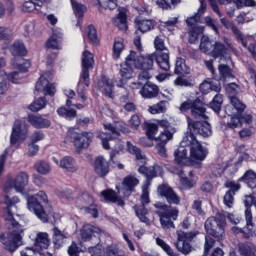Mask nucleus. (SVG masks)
<instances>
[{
    "label": "nucleus",
    "mask_w": 256,
    "mask_h": 256,
    "mask_svg": "<svg viewBox=\"0 0 256 256\" xmlns=\"http://www.w3.org/2000/svg\"><path fill=\"white\" fill-rule=\"evenodd\" d=\"M27 185H29V174L26 172H18L3 185V191L6 195V207L2 210V217L6 221V227L12 230V232L0 231V243L3 245L5 251H9V253H15L21 247V241H23V226L15 220L17 203L20 200L17 196L9 198V195L14 191L16 193H23Z\"/></svg>",
    "instance_id": "obj_1"
},
{
    "label": "nucleus",
    "mask_w": 256,
    "mask_h": 256,
    "mask_svg": "<svg viewBox=\"0 0 256 256\" xmlns=\"http://www.w3.org/2000/svg\"><path fill=\"white\" fill-rule=\"evenodd\" d=\"M190 109L191 116L194 119H200L201 121H195L193 118L188 117V131L189 133L182 140V145H188L190 149V161L191 165H199L207 159L209 150L205 148L200 142L197 141L195 135L201 137H211L212 130L211 124H209L207 115V108L201 99L187 100L180 105V111H187Z\"/></svg>",
    "instance_id": "obj_2"
},
{
    "label": "nucleus",
    "mask_w": 256,
    "mask_h": 256,
    "mask_svg": "<svg viewBox=\"0 0 256 256\" xmlns=\"http://www.w3.org/2000/svg\"><path fill=\"white\" fill-rule=\"evenodd\" d=\"M139 173L142 175H146L147 180L145 184L142 186V194H141V205H135L134 211L140 219L141 223H145V225H151V220L147 218L149 215V210L145 208V205H149L151 200L149 199V187H151V180L153 177H158L163 173V169L159 165H155L153 167L140 166L138 169Z\"/></svg>",
    "instance_id": "obj_3"
},
{
    "label": "nucleus",
    "mask_w": 256,
    "mask_h": 256,
    "mask_svg": "<svg viewBox=\"0 0 256 256\" xmlns=\"http://www.w3.org/2000/svg\"><path fill=\"white\" fill-rule=\"evenodd\" d=\"M82 72L80 74V80L78 82L77 93L82 101H85L87 98L85 97V92L83 89V83L86 87L91 85V80L89 79V70L93 69V65H95V60L93 53L88 50H84L82 53Z\"/></svg>",
    "instance_id": "obj_4"
},
{
    "label": "nucleus",
    "mask_w": 256,
    "mask_h": 256,
    "mask_svg": "<svg viewBox=\"0 0 256 256\" xmlns=\"http://www.w3.org/2000/svg\"><path fill=\"white\" fill-rule=\"evenodd\" d=\"M155 207L158 209L156 214L160 219L162 229H175V223L173 221H177L179 210L162 203L155 204Z\"/></svg>",
    "instance_id": "obj_5"
},
{
    "label": "nucleus",
    "mask_w": 256,
    "mask_h": 256,
    "mask_svg": "<svg viewBox=\"0 0 256 256\" xmlns=\"http://www.w3.org/2000/svg\"><path fill=\"white\" fill-rule=\"evenodd\" d=\"M41 203H47V194L44 191H39L36 195L29 196L27 199V207L29 211H32L42 223H47L49 218Z\"/></svg>",
    "instance_id": "obj_6"
},
{
    "label": "nucleus",
    "mask_w": 256,
    "mask_h": 256,
    "mask_svg": "<svg viewBox=\"0 0 256 256\" xmlns=\"http://www.w3.org/2000/svg\"><path fill=\"white\" fill-rule=\"evenodd\" d=\"M104 129L108 132L98 133L97 137L101 140L103 149L109 150L111 146L109 141L111 139H117L119 133H129V128L123 123H116L114 126L112 124H104Z\"/></svg>",
    "instance_id": "obj_7"
},
{
    "label": "nucleus",
    "mask_w": 256,
    "mask_h": 256,
    "mask_svg": "<svg viewBox=\"0 0 256 256\" xmlns=\"http://www.w3.org/2000/svg\"><path fill=\"white\" fill-rule=\"evenodd\" d=\"M227 222H225V215L222 213H217L215 217L208 218L205 222V229L208 235H212L216 239H221L223 233H225V227Z\"/></svg>",
    "instance_id": "obj_8"
},
{
    "label": "nucleus",
    "mask_w": 256,
    "mask_h": 256,
    "mask_svg": "<svg viewBox=\"0 0 256 256\" xmlns=\"http://www.w3.org/2000/svg\"><path fill=\"white\" fill-rule=\"evenodd\" d=\"M29 137V125L25 120H16L12 127L10 135V145H21Z\"/></svg>",
    "instance_id": "obj_9"
},
{
    "label": "nucleus",
    "mask_w": 256,
    "mask_h": 256,
    "mask_svg": "<svg viewBox=\"0 0 256 256\" xmlns=\"http://www.w3.org/2000/svg\"><path fill=\"white\" fill-rule=\"evenodd\" d=\"M176 235L177 242L174 244L176 249L183 255H189L192 251L191 242L199 235V232H183L182 230H178Z\"/></svg>",
    "instance_id": "obj_10"
},
{
    "label": "nucleus",
    "mask_w": 256,
    "mask_h": 256,
    "mask_svg": "<svg viewBox=\"0 0 256 256\" xmlns=\"http://www.w3.org/2000/svg\"><path fill=\"white\" fill-rule=\"evenodd\" d=\"M135 63V51L131 50L130 54L126 57V60L123 64L120 65V82L117 84V87H123L125 85V81H129V79H133V65Z\"/></svg>",
    "instance_id": "obj_11"
},
{
    "label": "nucleus",
    "mask_w": 256,
    "mask_h": 256,
    "mask_svg": "<svg viewBox=\"0 0 256 256\" xmlns=\"http://www.w3.org/2000/svg\"><path fill=\"white\" fill-rule=\"evenodd\" d=\"M76 205L80 209H85L86 213H89L94 217V219H97L99 216V212L97 211V206L93 205V197L89 195V193L84 192L76 199Z\"/></svg>",
    "instance_id": "obj_12"
},
{
    "label": "nucleus",
    "mask_w": 256,
    "mask_h": 256,
    "mask_svg": "<svg viewBox=\"0 0 256 256\" xmlns=\"http://www.w3.org/2000/svg\"><path fill=\"white\" fill-rule=\"evenodd\" d=\"M69 137L72 139L76 149H87L91 145L93 134L91 132L77 133L75 131H69Z\"/></svg>",
    "instance_id": "obj_13"
},
{
    "label": "nucleus",
    "mask_w": 256,
    "mask_h": 256,
    "mask_svg": "<svg viewBox=\"0 0 256 256\" xmlns=\"http://www.w3.org/2000/svg\"><path fill=\"white\" fill-rule=\"evenodd\" d=\"M246 227L239 228L237 226L232 227L233 233H243L246 239L256 237L255 224L253 223V213L251 210H245Z\"/></svg>",
    "instance_id": "obj_14"
},
{
    "label": "nucleus",
    "mask_w": 256,
    "mask_h": 256,
    "mask_svg": "<svg viewBox=\"0 0 256 256\" xmlns=\"http://www.w3.org/2000/svg\"><path fill=\"white\" fill-rule=\"evenodd\" d=\"M158 193L161 195V197H165L167 203L170 205H179V203H181V198H179V195H177L173 188L167 184L158 186Z\"/></svg>",
    "instance_id": "obj_15"
},
{
    "label": "nucleus",
    "mask_w": 256,
    "mask_h": 256,
    "mask_svg": "<svg viewBox=\"0 0 256 256\" xmlns=\"http://www.w3.org/2000/svg\"><path fill=\"white\" fill-rule=\"evenodd\" d=\"M136 185H139V179L133 175H128L123 179L122 188L118 190L119 195L122 197H129L135 191Z\"/></svg>",
    "instance_id": "obj_16"
},
{
    "label": "nucleus",
    "mask_w": 256,
    "mask_h": 256,
    "mask_svg": "<svg viewBox=\"0 0 256 256\" xmlns=\"http://www.w3.org/2000/svg\"><path fill=\"white\" fill-rule=\"evenodd\" d=\"M152 56L153 61H156L159 69L162 71H169L171 69V63L169 62V50H166V52L156 51Z\"/></svg>",
    "instance_id": "obj_17"
},
{
    "label": "nucleus",
    "mask_w": 256,
    "mask_h": 256,
    "mask_svg": "<svg viewBox=\"0 0 256 256\" xmlns=\"http://www.w3.org/2000/svg\"><path fill=\"white\" fill-rule=\"evenodd\" d=\"M133 63L136 69L151 71V69H153V56L152 54L148 56H137V53L135 52Z\"/></svg>",
    "instance_id": "obj_18"
},
{
    "label": "nucleus",
    "mask_w": 256,
    "mask_h": 256,
    "mask_svg": "<svg viewBox=\"0 0 256 256\" xmlns=\"http://www.w3.org/2000/svg\"><path fill=\"white\" fill-rule=\"evenodd\" d=\"M189 145H183V142H181V146L174 152V157L176 163L178 165H186L187 167L191 166V156L187 155V148Z\"/></svg>",
    "instance_id": "obj_19"
},
{
    "label": "nucleus",
    "mask_w": 256,
    "mask_h": 256,
    "mask_svg": "<svg viewBox=\"0 0 256 256\" xmlns=\"http://www.w3.org/2000/svg\"><path fill=\"white\" fill-rule=\"evenodd\" d=\"M230 105L225 107V111L227 115H241L243 111H245V104L242 103L241 100L237 97H231L230 98Z\"/></svg>",
    "instance_id": "obj_20"
},
{
    "label": "nucleus",
    "mask_w": 256,
    "mask_h": 256,
    "mask_svg": "<svg viewBox=\"0 0 256 256\" xmlns=\"http://www.w3.org/2000/svg\"><path fill=\"white\" fill-rule=\"evenodd\" d=\"M35 89L44 95H55V85L49 83V80L45 76H40Z\"/></svg>",
    "instance_id": "obj_21"
},
{
    "label": "nucleus",
    "mask_w": 256,
    "mask_h": 256,
    "mask_svg": "<svg viewBox=\"0 0 256 256\" xmlns=\"http://www.w3.org/2000/svg\"><path fill=\"white\" fill-rule=\"evenodd\" d=\"M220 23H222V25L226 28V29H231V31L234 33V35L236 36V39L238 41H241V44L243 45V47H247V41L253 39L252 37L249 38H244L243 37V33L240 32L239 28H237V26L233 25L231 22H229V20H227V18H221L220 19Z\"/></svg>",
    "instance_id": "obj_22"
},
{
    "label": "nucleus",
    "mask_w": 256,
    "mask_h": 256,
    "mask_svg": "<svg viewBox=\"0 0 256 256\" xmlns=\"http://www.w3.org/2000/svg\"><path fill=\"white\" fill-rule=\"evenodd\" d=\"M94 171L99 177H105L109 174V162L103 157L98 156L94 160Z\"/></svg>",
    "instance_id": "obj_23"
},
{
    "label": "nucleus",
    "mask_w": 256,
    "mask_h": 256,
    "mask_svg": "<svg viewBox=\"0 0 256 256\" xmlns=\"http://www.w3.org/2000/svg\"><path fill=\"white\" fill-rule=\"evenodd\" d=\"M101 233V228L93 226L91 224L84 225L80 231V235L83 241H91L93 237L101 235Z\"/></svg>",
    "instance_id": "obj_24"
},
{
    "label": "nucleus",
    "mask_w": 256,
    "mask_h": 256,
    "mask_svg": "<svg viewBox=\"0 0 256 256\" xmlns=\"http://www.w3.org/2000/svg\"><path fill=\"white\" fill-rule=\"evenodd\" d=\"M140 94L144 99H153L159 95V86L151 82H146L140 90Z\"/></svg>",
    "instance_id": "obj_25"
},
{
    "label": "nucleus",
    "mask_w": 256,
    "mask_h": 256,
    "mask_svg": "<svg viewBox=\"0 0 256 256\" xmlns=\"http://www.w3.org/2000/svg\"><path fill=\"white\" fill-rule=\"evenodd\" d=\"M59 167L68 173H77L79 169L77 162H75V159L71 156L63 157L59 162Z\"/></svg>",
    "instance_id": "obj_26"
},
{
    "label": "nucleus",
    "mask_w": 256,
    "mask_h": 256,
    "mask_svg": "<svg viewBox=\"0 0 256 256\" xmlns=\"http://www.w3.org/2000/svg\"><path fill=\"white\" fill-rule=\"evenodd\" d=\"M200 1V7L198 9V12L196 14H194V16L189 17L188 19H186V23L187 25H189V27H198L196 26L199 21H201V15H203V13H205V11H207V3H205V0H199Z\"/></svg>",
    "instance_id": "obj_27"
},
{
    "label": "nucleus",
    "mask_w": 256,
    "mask_h": 256,
    "mask_svg": "<svg viewBox=\"0 0 256 256\" xmlns=\"http://www.w3.org/2000/svg\"><path fill=\"white\" fill-rule=\"evenodd\" d=\"M28 123L36 127L37 129H45V127H49L51 122L48 119L43 118L41 115H28Z\"/></svg>",
    "instance_id": "obj_28"
},
{
    "label": "nucleus",
    "mask_w": 256,
    "mask_h": 256,
    "mask_svg": "<svg viewBox=\"0 0 256 256\" xmlns=\"http://www.w3.org/2000/svg\"><path fill=\"white\" fill-rule=\"evenodd\" d=\"M98 87L103 91L106 97L113 99V80L103 76L98 83Z\"/></svg>",
    "instance_id": "obj_29"
},
{
    "label": "nucleus",
    "mask_w": 256,
    "mask_h": 256,
    "mask_svg": "<svg viewBox=\"0 0 256 256\" xmlns=\"http://www.w3.org/2000/svg\"><path fill=\"white\" fill-rule=\"evenodd\" d=\"M20 62H13V67L18 69L19 72H12L9 74L8 79L12 81V83H20L21 79H23V76H21L22 73L27 72V69L23 67V59L19 60Z\"/></svg>",
    "instance_id": "obj_30"
},
{
    "label": "nucleus",
    "mask_w": 256,
    "mask_h": 256,
    "mask_svg": "<svg viewBox=\"0 0 256 256\" xmlns=\"http://www.w3.org/2000/svg\"><path fill=\"white\" fill-rule=\"evenodd\" d=\"M214 59L220 58V63L225 59V55H227V48L221 42H214L212 53L210 54Z\"/></svg>",
    "instance_id": "obj_31"
},
{
    "label": "nucleus",
    "mask_w": 256,
    "mask_h": 256,
    "mask_svg": "<svg viewBox=\"0 0 256 256\" xmlns=\"http://www.w3.org/2000/svg\"><path fill=\"white\" fill-rule=\"evenodd\" d=\"M102 197L106 201H111V203H116L118 207H124L125 206V201L121 199L119 196H117V193L113 190H106L101 192Z\"/></svg>",
    "instance_id": "obj_32"
},
{
    "label": "nucleus",
    "mask_w": 256,
    "mask_h": 256,
    "mask_svg": "<svg viewBox=\"0 0 256 256\" xmlns=\"http://www.w3.org/2000/svg\"><path fill=\"white\" fill-rule=\"evenodd\" d=\"M49 243H51L49 240V234L40 232L36 236L34 247L36 249H47L49 247Z\"/></svg>",
    "instance_id": "obj_33"
},
{
    "label": "nucleus",
    "mask_w": 256,
    "mask_h": 256,
    "mask_svg": "<svg viewBox=\"0 0 256 256\" xmlns=\"http://www.w3.org/2000/svg\"><path fill=\"white\" fill-rule=\"evenodd\" d=\"M220 5H229V3H234L238 9L241 7H255V0H218Z\"/></svg>",
    "instance_id": "obj_34"
},
{
    "label": "nucleus",
    "mask_w": 256,
    "mask_h": 256,
    "mask_svg": "<svg viewBox=\"0 0 256 256\" xmlns=\"http://www.w3.org/2000/svg\"><path fill=\"white\" fill-rule=\"evenodd\" d=\"M115 25L121 31H127V10L125 8H119Z\"/></svg>",
    "instance_id": "obj_35"
},
{
    "label": "nucleus",
    "mask_w": 256,
    "mask_h": 256,
    "mask_svg": "<svg viewBox=\"0 0 256 256\" xmlns=\"http://www.w3.org/2000/svg\"><path fill=\"white\" fill-rule=\"evenodd\" d=\"M213 43L208 36L203 35L200 40L199 49L202 53H205L206 55H211L213 52Z\"/></svg>",
    "instance_id": "obj_36"
},
{
    "label": "nucleus",
    "mask_w": 256,
    "mask_h": 256,
    "mask_svg": "<svg viewBox=\"0 0 256 256\" xmlns=\"http://www.w3.org/2000/svg\"><path fill=\"white\" fill-rule=\"evenodd\" d=\"M126 147L128 153H131V155H135L137 161H140L142 165L147 163V158L145 157V155H142L141 150L137 148V146L133 145V143L131 142H127Z\"/></svg>",
    "instance_id": "obj_37"
},
{
    "label": "nucleus",
    "mask_w": 256,
    "mask_h": 256,
    "mask_svg": "<svg viewBox=\"0 0 256 256\" xmlns=\"http://www.w3.org/2000/svg\"><path fill=\"white\" fill-rule=\"evenodd\" d=\"M239 181H243L250 189L256 188V173L253 170H248L244 173V175L239 179Z\"/></svg>",
    "instance_id": "obj_38"
},
{
    "label": "nucleus",
    "mask_w": 256,
    "mask_h": 256,
    "mask_svg": "<svg viewBox=\"0 0 256 256\" xmlns=\"http://www.w3.org/2000/svg\"><path fill=\"white\" fill-rule=\"evenodd\" d=\"M43 3H49V0H30L26 1L22 6V11L25 13H31V11H35L37 7H42Z\"/></svg>",
    "instance_id": "obj_39"
},
{
    "label": "nucleus",
    "mask_w": 256,
    "mask_h": 256,
    "mask_svg": "<svg viewBox=\"0 0 256 256\" xmlns=\"http://www.w3.org/2000/svg\"><path fill=\"white\" fill-rule=\"evenodd\" d=\"M238 251L241 256H256L255 255L256 247L251 243H239Z\"/></svg>",
    "instance_id": "obj_40"
},
{
    "label": "nucleus",
    "mask_w": 256,
    "mask_h": 256,
    "mask_svg": "<svg viewBox=\"0 0 256 256\" xmlns=\"http://www.w3.org/2000/svg\"><path fill=\"white\" fill-rule=\"evenodd\" d=\"M67 240V236L61 232L57 227L53 229V242L56 249H60L63 247L65 241Z\"/></svg>",
    "instance_id": "obj_41"
},
{
    "label": "nucleus",
    "mask_w": 256,
    "mask_h": 256,
    "mask_svg": "<svg viewBox=\"0 0 256 256\" xmlns=\"http://www.w3.org/2000/svg\"><path fill=\"white\" fill-rule=\"evenodd\" d=\"M136 26L141 31V33H147V31H151L155 29V21L153 20H136Z\"/></svg>",
    "instance_id": "obj_42"
},
{
    "label": "nucleus",
    "mask_w": 256,
    "mask_h": 256,
    "mask_svg": "<svg viewBox=\"0 0 256 256\" xmlns=\"http://www.w3.org/2000/svg\"><path fill=\"white\" fill-rule=\"evenodd\" d=\"M10 52L12 53L13 57H23L27 55V49H25V44L23 42H15L11 48Z\"/></svg>",
    "instance_id": "obj_43"
},
{
    "label": "nucleus",
    "mask_w": 256,
    "mask_h": 256,
    "mask_svg": "<svg viewBox=\"0 0 256 256\" xmlns=\"http://www.w3.org/2000/svg\"><path fill=\"white\" fill-rule=\"evenodd\" d=\"M174 73L176 75H188L189 68L187 67V64L185 63V59H183V58L176 59Z\"/></svg>",
    "instance_id": "obj_44"
},
{
    "label": "nucleus",
    "mask_w": 256,
    "mask_h": 256,
    "mask_svg": "<svg viewBox=\"0 0 256 256\" xmlns=\"http://www.w3.org/2000/svg\"><path fill=\"white\" fill-rule=\"evenodd\" d=\"M34 169L40 175H49L51 173V165L43 160L37 161L34 165Z\"/></svg>",
    "instance_id": "obj_45"
},
{
    "label": "nucleus",
    "mask_w": 256,
    "mask_h": 256,
    "mask_svg": "<svg viewBox=\"0 0 256 256\" xmlns=\"http://www.w3.org/2000/svg\"><path fill=\"white\" fill-rule=\"evenodd\" d=\"M169 106V102L160 101L157 104H154L148 108L149 113L152 115H157L159 113H165L167 111V107Z\"/></svg>",
    "instance_id": "obj_46"
},
{
    "label": "nucleus",
    "mask_w": 256,
    "mask_h": 256,
    "mask_svg": "<svg viewBox=\"0 0 256 256\" xmlns=\"http://www.w3.org/2000/svg\"><path fill=\"white\" fill-rule=\"evenodd\" d=\"M9 91V76L4 70H0V95H5Z\"/></svg>",
    "instance_id": "obj_47"
},
{
    "label": "nucleus",
    "mask_w": 256,
    "mask_h": 256,
    "mask_svg": "<svg viewBox=\"0 0 256 256\" xmlns=\"http://www.w3.org/2000/svg\"><path fill=\"white\" fill-rule=\"evenodd\" d=\"M48 49H61V33H53L47 41Z\"/></svg>",
    "instance_id": "obj_48"
},
{
    "label": "nucleus",
    "mask_w": 256,
    "mask_h": 256,
    "mask_svg": "<svg viewBox=\"0 0 256 256\" xmlns=\"http://www.w3.org/2000/svg\"><path fill=\"white\" fill-rule=\"evenodd\" d=\"M175 133V128L164 129L163 132L160 133L159 137L156 138L157 141H160L162 144H167L168 141L173 139V134Z\"/></svg>",
    "instance_id": "obj_49"
},
{
    "label": "nucleus",
    "mask_w": 256,
    "mask_h": 256,
    "mask_svg": "<svg viewBox=\"0 0 256 256\" xmlns=\"http://www.w3.org/2000/svg\"><path fill=\"white\" fill-rule=\"evenodd\" d=\"M121 102L124 103L123 109H124V111H127V113H135V111H137V105H135V103L129 101V94L122 96Z\"/></svg>",
    "instance_id": "obj_50"
},
{
    "label": "nucleus",
    "mask_w": 256,
    "mask_h": 256,
    "mask_svg": "<svg viewBox=\"0 0 256 256\" xmlns=\"http://www.w3.org/2000/svg\"><path fill=\"white\" fill-rule=\"evenodd\" d=\"M210 171L214 177H221L225 173V164L223 162H215L211 164Z\"/></svg>",
    "instance_id": "obj_51"
},
{
    "label": "nucleus",
    "mask_w": 256,
    "mask_h": 256,
    "mask_svg": "<svg viewBox=\"0 0 256 256\" xmlns=\"http://www.w3.org/2000/svg\"><path fill=\"white\" fill-rule=\"evenodd\" d=\"M204 31L205 27L203 26L192 27L189 32V43H195L199 39V35H202Z\"/></svg>",
    "instance_id": "obj_52"
},
{
    "label": "nucleus",
    "mask_w": 256,
    "mask_h": 256,
    "mask_svg": "<svg viewBox=\"0 0 256 256\" xmlns=\"http://www.w3.org/2000/svg\"><path fill=\"white\" fill-rule=\"evenodd\" d=\"M218 71L220 75V79H233V73L231 72V68L225 64H220L218 66Z\"/></svg>",
    "instance_id": "obj_53"
},
{
    "label": "nucleus",
    "mask_w": 256,
    "mask_h": 256,
    "mask_svg": "<svg viewBox=\"0 0 256 256\" xmlns=\"http://www.w3.org/2000/svg\"><path fill=\"white\" fill-rule=\"evenodd\" d=\"M71 5H72V9H73L74 14L77 17H83L85 12L87 11V7H85V5L79 3L75 0H71Z\"/></svg>",
    "instance_id": "obj_54"
},
{
    "label": "nucleus",
    "mask_w": 256,
    "mask_h": 256,
    "mask_svg": "<svg viewBox=\"0 0 256 256\" xmlns=\"http://www.w3.org/2000/svg\"><path fill=\"white\" fill-rule=\"evenodd\" d=\"M57 113L60 117H65V119H73L77 117V111L65 107L58 108Z\"/></svg>",
    "instance_id": "obj_55"
},
{
    "label": "nucleus",
    "mask_w": 256,
    "mask_h": 256,
    "mask_svg": "<svg viewBox=\"0 0 256 256\" xmlns=\"http://www.w3.org/2000/svg\"><path fill=\"white\" fill-rule=\"evenodd\" d=\"M45 105H47V101L45 100V98L40 97L29 106V109L30 111L37 112L41 111V109H44Z\"/></svg>",
    "instance_id": "obj_56"
},
{
    "label": "nucleus",
    "mask_w": 256,
    "mask_h": 256,
    "mask_svg": "<svg viewBox=\"0 0 256 256\" xmlns=\"http://www.w3.org/2000/svg\"><path fill=\"white\" fill-rule=\"evenodd\" d=\"M124 49L123 40H115L114 46H113V57L114 59H119L121 57V53Z\"/></svg>",
    "instance_id": "obj_57"
},
{
    "label": "nucleus",
    "mask_w": 256,
    "mask_h": 256,
    "mask_svg": "<svg viewBox=\"0 0 256 256\" xmlns=\"http://www.w3.org/2000/svg\"><path fill=\"white\" fill-rule=\"evenodd\" d=\"M230 121H228L227 126L229 129H237V127H241V114L235 115H229Z\"/></svg>",
    "instance_id": "obj_58"
},
{
    "label": "nucleus",
    "mask_w": 256,
    "mask_h": 256,
    "mask_svg": "<svg viewBox=\"0 0 256 256\" xmlns=\"http://www.w3.org/2000/svg\"><path fill=\"white\" fill-rule=\"evenodd\" d=\"M11 41V30L0 27V43L8 46Z\"/></svg>",
    "instance_id": "obj_59"
},
{
    "label": "nucleus",
    "mask_w": 256,
    "mask_h": 256,
    "mask_svg": "<svg viewBox=\"0 0 256 256\" xmlns=\"http://www.w3.org/2000/svg\"><path fill=\"white\" fill-rule=\"evenodd\" d=\"M88 38L93 45H99V37L97 36V29L95 26H88Z\"/></svg>",
    "instance_id": "obj_60"
},
{
    "label": "nucleus",
    "mask_w": 256,
    "mask_h": 256,
    "mask_svg": "<svg viewBox=\"0 0 256 256\" xmlns=\"http://www.w3.org/2000/svg\"><path fill=\"white\" fill-rule=\"evenodd\" d=\"M159 131V126L157 124L148 123L146 124V135L149 139H155V135H157Z\"/></svg>",
    "instance_id": "obj_61"
},
{
    "label": "nucleus",
    "mask_w": 256,
    "mask_h": 256,
    "mask_svg": "<svg viewBox=\"0 0 256 256\" xmlns=\"http://www.w3.org/2000/svg\"><path fill=\"white\" fill-rule=\"evenodd\" d=\"M156 243H157V245H159V247H161V249H163V251H165V253H167V255L177 256V254L173 252V249L171 248V246H169L167 243H165V241H163V239L157 238Z\"/></svg>",
    "instance_id": "obj_62"
},
{
    "label": "nucleus",
    "mask_w": 256,
    "mask_h": 256,
    "mask_svg": "<svg viewBox=\"0 0 256 256\" xmlns=\"http://www.w3.org/2000/svg\"><path fill=\"white\" fill-rule=\"evenodd\" d=\"M154 47L156 51H161L162 53L167 52V47H165V40L161 36H157L154 40Z\"/></svg>",
    "instance_id": "obj_63"
},
{
    "label": "nucleus",
    "mask_w": 256,
    "mask_h": 256,
    "mask_svg": "<svg viewBox=\"0 0 256 256\" xmlns=\"http://www.w3.org/2000/svg\"><path fill=\"white\" fill-rule=\"evenodd\" d=\"M141 72L138 75V85H143L151 79V70H140Z\"/></svg>",
    "instance_id": "obj_64"
}]
</instances>
